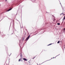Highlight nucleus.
<instances>
[{"instance_id":"1","label":"nucleus","mask_w":65,"mask_h":65,"mask_svg":"<svg viewBox=\"0 0 65 65\" xmlns=\"http://www.w3.org/2000/svg\"><path fill=\"white\" fill-rule=\"evenodd\" d=\"M30 37V35H29V36L28 37L25 39V40L26 41L28 40V39H29V38Z\"/></svg>"},{"instance_id":"2","label":"nucleus","mask_w":65,"mask_h":65,"mask_svg":"<svg viewBox=\"0 0 65 65\" xmlns=\"http://www.w3.org/2000/svg\"><path fill=\"white\" fill-rule=\"evenodd\" d=\"M23 60H24V61H27V59H26V58H23Z\"/></svg>"},{"instance_id":"3","label":"nucleus","mask_w":65,"mask_h":65,"mask_svg":"<svg viewBox=\"0 0 65 65\" xmlns=\"http://www.w3.org/2000/svg\"><path fill=\"white\" fill-rule=\"evenodd\" d=\"M11 9H12V8H11L9 9L8 10H7V11H10Z\"/></svg>"},{"instance_id":"4","label":"nucleus","mask_w":65,"mask_h":65,"mask_svg":"<svg viewBox=\"0 0 65 65\" xmlns=\"http://www.w3.org/2000/svg\"><path fill=\"white\" fill-rule=\"evenodd\" d=\"M57 25H60V24L59 23H57Z\"/></svg>"},{"instance_id":"5","label":"nucleus","mask_w":65,"mask_h":65,"mask_svg":"<svg viewBox=\"0 0 65 65\" xmlns=\"http://www.w3.org/2000/svg\"><path fill=\"white\" fill-rule=\"evenodd\" d=\"M64 20H65V16L64 17V19L63 18V20H64Z\"/></svg>"},{"instance_id":"6","label":"nucleus","mask_w":65,"mask_h":65,"mask_svg":"<svg viewBox=\"0 0 65 65\" xmlns=\"http://www.w3.org/2000/svg\"><path fill=\"white\" fill-rule=\"evenodd\" d=\"M60 43V41H58L57 42V43Z\"/></svg>"},{"instance_id":"7","label":"nucleus","mask_w":65,"mask_h":65,"mask_svg":"<svg viewBox=\"0 0 65 65\" xmlns=\"http://www.w3.org/2000/svg\"><path fill=\"white\" fill-rule=\"evenodd\" d=\"M51 44H50L48 45V46L49 45H51Z\"/></svg>"},{"instance_id":"8","label":"nucleus","mask_w":65,"mask_h":65,"mask_svg":"<svg viewBox=\"0 0 65 65\" xmlns=\"http://www.w3.org/2000/svg\"><path fill=\"white\" fill-rule=\"evenodd\" d=\"M24 38H23V39H22V40H24Z\"/></svg>"},{"instance_id":"9","label":"nucleus","mask_w":65,"mask_h":65,"mask_svg":"<svg viewBox=\"0 0 65 65\" xmlns=\"http://www.w3.org/2000/svg\"><path fill=\"white\" fill-rule=\"evenodd\" d=\"M20 56H21V57H22V55L21 54V55H20Z\"/></svg>"},{"instance_id":"10","label":"nucleus","mask_w":65,"mask_h":65,"mask_svg":"<svg viewBox=\"0 0 65 65\" xmlns=\"http://www.w3.org/2000/svg\"><path fill=\"white\" fill-rule=\"evenodd\" d=\"M21 61V59H19V61Z\"/></svg>"},{"instance_id":"11","label":"nucleus","mask_w":65,"mask_h":65,"mask_svg":"<svg viewBox=\"0 0 65 65\" xmlns=\"http://www.w3.org/2000/svg\"><path fill=\"white\" fill-rule=\"evenodd\" d=\"M7 0H5V1H7Z\"/></svg>"},{"instance_id":"12","label":"nucleus","mask_w":65,"mask_h":65,"mask_svg":"<svg viewBox=\"0 0 65 65\" xmlns=\"http://www.w3.org/2000/svg\"><path fill=\"white\" fill-rule=\"evenodd\" d=\"M54 21H55V20H54Z\"/></svg>"},{"instance_id":"13","label":"nucleus","mask_w":65,"mask_h":65,"mask_svg":"<svg viewBox=\"0 0 65 65\" xmlns=\"http://www.w3.org/2000/svg\"><path fill=\"white\" fill-rule=\"evenodd\" d=\"M64 30H65V28L64 29Z\"/></svg>"},{"instance_id":"14","label":"nucleus","mask_w":65,"mask_h":65,"mask_svg":"<svg viewBox=\"0 0 65 65\" xmlns=\"http://www.w3.org/2000/svg\"><path fill=\"white\" fill-rule=\"evenodd\" d=\"M34 58H35V57H34V58L33 59H34Z\"/></svg>"},{"instance_id":"15","label":"nucleus","mask_w":65,"mask_h":65,"mask_svg":"<svg viewBox=\"0 0 65 65\" xmlns=\"http://www.w3.org/2000/svg\"><path fill=\"white\" fill-rule=\"evenodd\" d=\"M63 23V21L62 22V23Z\"/></svg>"},{"instance_id":"16","label":"nucleus","mask_w":65,"mask_h":65,"mask_svg":"<svg viewBox=\"0 0 65 65\" xmlns=\"http://www.w3.org/2000/svg\"><path fill=\"white\" fill-rule=\"evenodd\" d=\"M64 15H65V14H64Z\"/></svg>"},{"instance_id":"17","label":"nucleus","mask_w":65,"mask_h":65,"mask_svg":"<svg viewBox=\"0 0 65 65\" xmlns=\"http://www.w3.org/2000/svg\"><path fill=\"white\" fill-rule=\"evenodd\" d=\"M53 16H54V15H53Z\"/></svg>"}]
</instances>
